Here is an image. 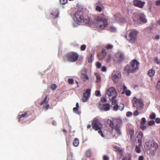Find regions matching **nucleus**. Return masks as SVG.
I'll use <instances>...</instances> for the list:
<instances>
[{
  "instance_id": "16",
  "label": "nucleus",
  "mask_w": 160,
  "mask_h": 160,
  "mask_svg": "<svg viewBox=\"0 0 160 160\" xmlns=\"http://www.w3.org/2000/svg\"><path fill=\"white\" fill-rule=\"evenodd\" d=\"M150 143L151 147L149 148V150L155 151L158 149V145L154 140L151 141Z\"/></svg>"
},
{
  "instance_id": "59",
  "label": "nucleus",
  "mask_w": 160,
  "mask_h": 160,
  "mask_svg": "<svg viewBox=\"0 0 160 160\" xmlns=\"http://www.w3.org/2000/svg\"><path fill=\"white\" fill-rule=\"evenodd\" d=\"M127 88L125 86H123V92L122 93V94H123L124 93V92L125 91H126L127 90Z\"/></svg>"
},
{
  "instance_id": "7",
  "label": "nucleus",
  "mask_w": 160,
  "mask_h": 160,
  "mask_svg": "<svg viewBox=\"0 0 160 160\" xmlns=\"http://www.w3.org/2000/svg\"><path fill=\"white\" fill-rule=\"evenodd\" d=\"M78 57L79 55L76 52H71L65 55L63 58L65 62H74L78 60Z\"/></svg>"
},
{
  "instance_id": "41",
  "label": "nucleus",
  "mask_w": 160,
  "mask_h": 160,
  "mask_svg": "<svg viewBox=\"0 0 160 160\" xmlns=\"http://www.w3.org/2000/svg\"><path fill=\"white\" fill-rule=\"evenodd\" d=\"M51 87L52 90H54L57 87L56 84H53L51 85Z\"/></svg>"
},
{
  "instance_id": "27",
  "label": "nucleus",
  "mask_w": 160,
  "mask_h": 160,
  "mask_svg": "<svg viewBox=\"0 0 160 160\" xmlns=\"http://www.w3.org/2000/svg\"><path fill=\"white\" fill-rule=\"evenodd\" d=\"M79 108V104L78 102H77L76 104V107H74L73 108V111L76 113L77 114H79L78 112V110Z\"/></svg>"
},
{
  "instance_id": "32",
  "label": "nucleus",
  "mask_w": 160,
  "mask_h": 160,
  "mask_svg": "<svg viewBox=\"0 0 160 160\" xmlns=\"http://www.w3.org/2000/svg\"><path fill=\"white\" fill-rule=\"evenodd\" d=\"M135 151L137 153H140L141 152V149L140 148V147L139 146H136V147L135 148Z\"/></svg>"
},
{
  "instance_id": "1",
  "label": "nucleus",
  "mask_w": 160,
  "mask_h": 160,
  "mask_svg": "<svg viewBox=\"0 0 160 160\" xmlns=\"http://www.w3.org/2000/svg\"><path fill=\"white\" fill-rule=\"evenodd\" d=\"M73 19L76 22L79 24L88 23L89 22V18L88 16L84 15L82 11H78L75 12Z\"/></svg>"
},
{
  "instance_id": "35",
  "label": "nucleus",
  "mask_w": 160,
  "mask_h": 160,
  "mask_svg": "<svg viewBox=\"0 0 160 160\" xmlns=\"http://www.w3.org/2000/svg\"><path fill=\"white\" fill-rule=\"evenodd\" d=\"M156 118V115L155 113H152L150 115L149 118L151 119H154Z\"/></svg>"
},
{
  "instance_id": "33",
  "label": "nucleus",
  "mask_w": 160,
  "mask_h": 160,
  "mask_svg": "<svg viewBox=\"0 0 160 160\" xmlns=\"http://www.w3.org/2000/svg\"><path fill=\"white\" fill-rule=\"evenodd\" d=\"M117 29L115 27L111 26L109 28V30L113 32H116V31Z\"/></svg>"
},
{
  "instance_id": "25",
  "label": "nucleus",
  "mask_w": 160,
  "mask_h": 160,
  "mask_svg": "<svg viewBox=\"0 0 160 160\" xmlns=\"http://www.w3.org/2000/svg\"><path fill=\"white\" fill-rule=\"evenodd\" d=\"M155 74V71L152 69H150L148 72V75L150 77H153L154 75Z\"/></svg>"
},
{
  "instance_id": "51",
  "label": "nucleus",
  "mask_w": 160,
  "mask_h": 160,
  "mask_svg": "<svg viewBox=\"0 0 160 160\" xmlns=\"http://www.w3.org/2000/svg\"><path fill=\"white\" fill-rule=\"evenodd\" d=\"M138 110H136L135 112H133V115L135 116H137L139 115V112L138 111Z\"/></svg>"
},
{
  "instance_id": "4",
  "label": "nucleus",
  "mask_w": 160,
  "mask_h": 160,
  "mask_svg": "<svg viewBox=\"0 0 160 160\" xmlns=\"http://www.w3.org/2000/svg\"><path fill=\"white\" fill-rule=\"evenodd\" d=\"M92 129L95 131H98V133L102 137H105L102 131L101 130L102 128V124L101 121L97 118H93L92 123Z\"/></svg>"
},
{
  "instance_id": "49",
  "label": "nucleus",
  "mask_w": 160,
  "mask_h": 160,
  "mask_svg": "<svg viewBox=\"0 0 160 160\" xmlns=\"http://www.w3.org/2000/svg\"><path fill=\"white\" fill-rule=\"evenodd\" d=\"M103 5L102 3L100 2H98L96 3V6H102Z\"/></svg>"
},
{
  "instance_id": "30",
  "label": "nucleus",
  "mask_w": 160,
  "mask_h": 160,
  "mask_svg": "<svg viewBox=\"0 0 160 160\" xmlns=\"http://www.w3.org/2000/svg\"><path fill=\"white\" fill-rule=\"evenodd\" d=\"M79 144V140H78L76 138L73 141V145L74 146L77 147L78 146Z\"/></svg>"
},
{
  "instance_id": "21",
  "label": "nucleus",
  "mask_w": 160,
  "mask_h": 160,
  "mask_svg": "<svg viewBox=\"0 0 160 160\" xmlns=\"http://www.w3.org/2000/svg\"><path fill=\"white\" fill-rule=\"evenodd\" d=\"M81 78L82 79L83 81L85 82L87 80L89 79V78L87 75L86 71L85 70H83L81 72Z\"/></svg>"
},
{
  "instance_id": "31",
  "label": "nucleus",
  "mask_w": 160,
  "mask_h": 160,
  "mask_svg": "<svg viewBox=\"0 0 160 160\" xmlns=\"http://www.w3.org/2000/svg\"><path fill=\"white\" fill-rule=\"evenodd\" d=\"M128 133L130 135L131 138H132V136L134 134V130L133 129H130L128 130Z\"/></svg>"
},
{
  "instance_id": "39",
  "label": "nucleus",
  "mask_w": 160,
  "mask_h": 160,
  "mask_svg": "<svg viewBox=\"0 0 160 160\" xmlns=\"http://www.w3.org/2000/svg\"><path fill=\"white\" fill-rule=\"evenodd\" d=\"M95 95L97 97H100L101 96L100 92L98 90H96L95 91Z\"/></svg>"
},
{
  "instance_id": "64",
  "label": "nucleus",
  "mask_w": 160,
  "mask_h": 160,
  "mask_svg": "<svg viewBox=\"0 0 160 160\" xmlns=\"http://www.w3.org/2000/svg\"><path fill=\"white\" fill-rule=\"evenodd\" d=\"M158 24L160 25V20H159L158 21Z\"/></svg>"
},
{
  "instance_id": "52",
  "label": "nucleus",
  "mask_w": 160,
  "mask_h": 160,
  "mask_svg": "<svg viewBox=\"0 0 160 160\" xmlns=\"http://www.w3.org/2000/svg\"><path fill=\"white\" fill-rule=\"evenodd\" d=\"M109 158L108 156L107 155H104L103 157V160H109Z\"/></svg>"
},
{
  "instance_id": "3",
  "label": "nucleus",
  "mask_w": 160,
  "mask_h": 160,
  "mask_svg": "<svg viewBox=\"0 0 160 160\" xmlns=\"http://www.w3.org/2000/svg\"><path fill=\"white\" fill-rule=\"evenodd\" d=\"M140 63L135 59L132 60L129 65H127L124 69V72L129 74L130 73H134L139 69Z\"/></svg>"
},
{
  "instance_id": "5",
  "label": "nucleus",
  "mask_w": 160,
  "mask_h": 160,
  "mask_svg": "<svg viewBox=\"0 0 160 160\" xmlns=\"http://www.w3.org/2000/svg\"><path fill=\"white\" fill-rule=\"evenodd\" d=\"M138 31L134 29L129 30L125 35V38L130 43H134L135 42L138 35Z\"/></svg>"
},
{
  "instance_id": "28",
  "label": "nucleus",
  "mask_w": 160,
  "mask_h": 160,
  "mask_svg": "<svg viewBox=\"0 0 160 160\" xmlns=\"http://www.w3.org/2000/svg\"><path fill=\"white\" fill-rule=\"evenodd\" d=\"M86 155L88 157H90L92 155V153L90 150L89 149L87 150L85 153Z\"/></svg>"
},
{
  "instance_id": "9",
  "label": "nucleus",
  "mask_w": 160,
  "mask_h": 160,
  "mask_svg": "<svg viewBox=\"0 0 160 160\" xmlns=\"http://www.w3.org/2000/svg\"><path fill=\"white\" fill-rule=\"evenodd\" d=\"M106 94L110 100L115 99L117 93L114 88L112 87L107 90Z\"/></svg>"
},
{
  "instance_id": "18",
  "label": "nucleus",
  "mask_w": 160,
  "mask_h": 160,
  "mask_svg": "<svg viewBox=\"0 0 160 160\" xmlns=\"http://www.w3.org/2000/svg\"><path fill=\"white\" fill-rule=\"evenodd\" d=\"M113 148L114 149V151L116 152L121 157L123 156V149L117 146H114Z\"/></svg>"
},
{
  "instance_id": "17",
  "label": "nucleus",
  "mask_w": 160,
  "mask_h": 160,
  "mask_svg": "<svg viewBox=\"0 0 160 160\" xmlns=\"http://www.w3.org/2000/svg\"><path fill=\"white\" fill-rule=\"evenodd\" d=\"M107 52L105 49L103 48L102 49L101 53L98 55V58L100 60L103 59L106 56Z\"/></svg>"
},
{
  "instance_id": "55",
  "label": "nucleus",
  "mask_w": 160,
  "mask_h": 160,
  "mask_svg": "<svg viewBox=\"0 0 160 160\" xmlns=\"http://www.w3.org/2000/svg\"><path fill=\"white\" fill-rule=\"evenodd\" d=\"M122 160H131V157L128 158L126 157H124L123 158Z\"/></svg>"
},
{
  "instance_id": "53",
  "label": "nucleus",
  "mask_w": 160,
  "mask_h": 160,
  "mask_svg": "<svg viewBox=\"0 0 160 160\" xmlns=\"http://www.w3.org/2000/svg\"><path fill=\"white\" fill-rule=\"evenodd\" d=\"M132 114V113L130 112H128L126 113V116L127 117L131 116Z\"/></svg>"
},
{
  "instance_id": "13",
  "label": "nucleus",
  "mask_w": 160,
  "mask_h": 160,
  "mask_svg": "<svg viewBox=\"0 0 160 160\" xmlns=\"http://www.w3.org/2000/svg\"><path fill=\"white\" fill-rule=\"evenodd\" d=\"M133 4L134 5L140 8H142L145 2L140 0H133Z\"/></svg>"
},
{
  "instance_id": "38",
  "label": "nucleus",
  "mask_w": 160,
  "mask_h": 160,
  "mask_svg": "<svg viewBox=\"0 0 160 160\" xmlns=\"http://www.w3.org/2000/svg\"><path fill=\"white\" fill-rule=\"evenodd\" d=\"M146 122V119L144 118H142L141 119V125H143Z\"/></svg>"
},
{
  "instance_id": "23",
  "label": "nucleus",
  "mask_w": 160,
  "mask_h": 160,
  "mask_svg": "<svg viewBox=\"0 0 160 160\" xmlns=\"http://www.w3.org/2000/svg\"><path fill=\"white\" fill-rule=\"evenodd\" d=\"M59 12L58 11L55 10L53 11L51 14V18H55L58 17Z\"/></svg>"
},
{
  "instance_id": "63",
  "label": "nucleus",
  "mask_w": 160,
  "mask_h": 160,
  "mask_svg": "<svg viewBox=\"0 0 160 160\" xmlns=\"http://www.w3.org/2000/svg\"><path fill=\"white\" fill-rule=\"evenodd\" d=\"M91 125L90 124H88L87 126V128L88 129H89V128H91Z\"/></svg>"
},
{
  "instance_id": "36",
  "label": "nucleus",
  "mask_w": 160,
  "mask_h": 160,
  "mask_svg": "<svg viewBox=\"0 0 160 160\" xmlns=\"http://www.w3.org/2000/svg\"><path fill=\"white\" fill-rule=\"evenodd\" d=\"M95 9L96 11L99 12H101L102 10V8L101 6H96Z\"/></svg>"
},
{
  "instance_id": "26",
  "label": "nucleus",
  "mask_w": 160,
  "mask_h": 160,
  "mask_svg": "<svg viewBox=\"0 0 160 160\" xmlns=\"http://www.w3.org/2000/svg\"><path fill=\"white\" fill-rule=\"evenodd\" d=\"M92 54L89 53L87 56V58L88 62L89 63H91L92 61Z\"/></svg>"
},
{
  "instance_id": "58",
  "label": "nucleus",
  "mask_w": 160,
  "mask_h": 160,
  "mask_svg": "<svg viewBox=\"0 0 160 160\" xmlns=\"http://www.w3.org/2000/svg\"><path fill=\"white\" fill-rule=\"evenodd\" d=\"M155 121L156 123H160V118H157L156 120Z\"/></svg>"
},
{
  "instance_id": "48",
  "label": "nucleus",
  "mask_w": 160,
  "mask_h": 160,
  "mask_svg": "<svg viewBox=\"0 0 160 160\" xmlns=\"http://www.w3.org/2000/svg\"><path fill=\"white\" fill-rule=\"evenodd\" d=\"M60 3L62 4H64L67 3V0H60Z\"/></svg>"
},
{
  "instance_id": "60",
  "label": "nucleus",
  "mask_w": 160,
  "mask_h": 160,
  "mask_svg": "<svg viewBox=\"0 0 160 160\" xmlns=\"http://www.w3.org/2000/svg\"><path fill=\"white\" fill-rule=\"evenodd\" d=\"M138 160H144V157L142 156H140L138 158Z\"/></svg>"
},
{
  "instance_id": "56",
  "label": "nucleus",
  "mask_w": 160,
  "mask_h": 160,
  "mask_svg": "<svg viewBox=\"0 0 160 160\" xmlns=\"http://www.w3.org/2000/svg\"><path fill=\"white\" fill-rule=\"evenodd\" d=\"M101 70L102 72H105L107 70V68L106 67L103 66L102 67Z\"/></svg>"
},
{
  "instance_id": "2",
  "label": "nucleus",
  "mask_w": 160,
  "mask_h": 160,
  "mask_svg": "<svg viewBox=\"0 0 160 160\" xmlns=\"http://www.w3.org/2000/svg\"><path fill=\"white\" fill-rule=\"evenodd\" d=\"M107 122L110 126L112 128V130L114 129L118 134H122L121 129L122 126V122L121 119H115L112 121L108 119Z\"/></svg>"
},
{
  "instance_id": "22",
  "label": "nucleus",
  "mask_w": 160,
  "mask_h": 160,
  "mask_svg": "<svg viewBox=\"0 0 160 160\" xmlns=\"http://www.w3.org/2000/svg\"><path fill=\"white\" fill-rule=\"evenodd\" d=\"M101 109L105 111H108L110 109V105L108 104H104L102 105V107L101 106Z\"/></svg>"
},
{
  "instance_id": "6",
  "label": "nucleus",
  "mask_w": 160,
  "mask_h": 160,
  "mask_svg": "<svg viewBox=\"0 0 160 160\" xmlns=\"http://www.w3.org/2000/svg\"><path fill=\"white\" fill-rule=\"evenodd\" d=\"M108 18L103 14H100L98 17L97 21L99 23V28L102 29H104L108 25Z\"/></svg>"
},
{
  "instance_id": "47",
  "label": "nucleus",
  "mask_w": 160,
  "mask_h": 160,
  "mask_svg": "<svg viewBox=\"0 0 160 160\" xmlns=\"http://www.w3.org/2000/svg\"><path fill=\"white\" fill-rule=\"evenodd\" d=\"M119 16L120 15L118 14H117L114 15V17L116 21L118 20V18H119Z\"/></svg>"
},
{
  "instance_id": "29",
  "label": "nucleus",
  "mask_w": 160,
  "mask_h": 160,
  "mask_svg": "<svg viewBox=\"0 0 160 160\" xmlns=\"http://www.w3.org/2000/svg\"><path fill=\"white\" fill-rule=\"evenodd\" d=\"M95 74L96 77V82H98L100 81L101 80L100 76L98 73H95Z\"/></svg>"
},
{
  "instance_id": "57",
  "label": "nucleus",
  "mask_w": 160,
  "mask_h": 160,
  "mask_svg": "<svg viewBox=\"0 0 160 160\" xmlns=\"http://www.w3.org/2000/svg\"><path fill=\"white\" fill-rule=\"evenodd\" d=\"M141 125V129L142 130H144L145 129H146V128H147L145 126H144V125Z\"/></svg>"
},
{
  "instance_id": "20",
  "label": "nucleus",
  "mask_w": 160,
  "mask_h": 160,
  "mask_svg": "<svg viewBox=\"0 0 160 160\" xmlns=\"http://www.w3.org/2000/svg\"><path fill=\"white\" fill-rule=\"evenodd\" d=\"M137 20H139L143 23H146L147 20L145 18V17L144 14L142 13H139L137 15Z\"/></svg>"
},
{
  "instance_id": "34",
  "label": "nucleus",
  "mask_w": 160,
  "mask_h": 160,
  "mask_svg": "<svg viewBox=\"0 0 160 160\" xmlns=\"http://www.w3.org/2000/svg\"><path fill=\"white\" fill-rule=\"evenodd\" d=\"M113 48V46L110 44H107L105 47L106 48L107 50L112 49Z\"/></svg>"
},
{
  "instance_id": "62",
  "label": "nucleus",
  "mask_w": 160,
  "mask_h": 160,
  "mask_svg": "<svg viewBox=\"0 0 160 160\" xmlns=\"http://www.w3.org/2000/svg\"><path fill=\"white\" fill-rule=\"evenodd\" d=\"M159 39V36L158 35H156L155 37V39L156 40H158Z\"/></svg>"
},
{
  "instance_id": "42",
  "label": "nucleus",
  "mask_w": 160,
  "mask_h": 160,
  "mask_svg": "<svg viewBox=\"0 0 160 160\" xmlns=\"http://www.w3.org/2000/svg\"><path fill=\"white\" fill-rule=\"evenodd\" d=\"M154 61H155V62H156V63H157L158 64H160V61L158 59V58L157 57L155 58L154 59Z\"/></svg>"
},
{
  "instance_id": "11",
  "label": "nucleus",
  "mask_w": 160,
  "mask_h": 160,
  "mask_svg": "<svg viewBox=\"0 0 160 160\" xmlns=\"http://www.w3.org/2000/svg\"><path fill=\"white\" fill-rule=\"evenodd\" d=\"M124 58V55L121 52H118L114 56L113 59L115 62L119 63L122 61Z\"/></svg>"
},
{
  "instance_id": "54",
  "label": "nucleus",
  "mask_w": 160,
  "mask_h": 160,
  "mask_svg": "<svg viewBox=\"0 0 160 160\" xmlns=\"http://www.w3.org/2000/svg\"><path fill=\"white\" fill-rule=\"evenodd\" d=\"M155 4L157 6H160V0H157L155 2Z\"/></svg>"
},
{
  "instance_id": "19",
  "label": "nucleus",
  "mask_w": 160,
  "mask_h": 160,
  "mask_svg": "<svg viewBox=\"0 0 160 160\" xmlns=\"http://www.w3.org/2000/svg\"><path fill=\"white\" fill-rule=\"evenodd\" d=\"M112 78L113 81L116 83L118 81L119 76H121V74L118 72H117V73L114 72L112 73Z\"/></svg>"
},
{
  "instance_id": "50",
  "label": "nucleus",
  "mask_w": 160,
  "mask_h": 160,
  "mask_svg": "<svg viewBox=\"0 0 160 160\" xmlns=\"http://www.w3.org/2000/svg\"><path fill=\"white\" fill-rule=\"evenodd\" d=\"M101 101L102 102H106L107 101V99L104 97H102L101 98Z\"/></svg>"
},
{
  "instance_id": "46",
  "label": "nucleus",
  "mask_w": 160,
  "mask_h": 160,
  "mask_svg": "<svg viewBox=\"0 0 160 160\" xmlns=\"http://www.w3.org/2000/svg\"><path fill=\"white\" fill-rule=\"evenodd\" d=\"M155 121L153 120L149 121L148 122V124L149 126H152L155 123Z\"/></svg>"
},
{
  "instance_id": "14",
  "label": "nucleus",
  "mask_w": 160,
  "mask_h": 160,
  "mask_svg": "<svg viewBox=\"0 0 160 160\" xmlns=\"http://www.w3.org/2000/svg\"><path fill=\"white\" fill-rule=\"evenodd\" d=\"M49 98L48 99V96H46L44 99L40 103V105L42 106L44 105L43 108L47 110L48 109L49 107V104L48 103V101Z\"/></svg>"
},
{
  "instance_id": "8",
  "label": "nucleus",
  "mask_w": 160,
  "mask_h": 160,
  "mask_svg": "<svg viewBox=\"0 0 160 160\" xmlns=\"http://www.w3.org/2000/svg\"><path fill=\"white\" fill-rule=\"evenodd\" d=\"M133 107L136 108L138 110H141L143 108L144 104L142 99L134 97L132 100Z\"/></svg>"
},
{
  "instance_id": "15",
  "label": "nucleus",
  "mask_w": 160,
  "mask_h": 160,
  "mask_svg": "<svg viewBox=\"0 0 160 160\" xmlns=\"http://www.w3.org/2000/svg\"><path fill=\"white\" fill-rule=\"evenodd\" d=\"M32 114V112L30 110L24 112V113L21 115H19L18 116L19 119L18 121H20L21 120V118H27Z\"/></svg>"
},
{
  "instance_id": "10",
  "label": "nucleus",
  "mask_w": 160,
  "mask_h": 160,
  "mask_svg": "<svg viewBox=\"0 0 160 160\" xmlns=\"http://www.w3.org/2000/svg\"><path fill=\"white\" fill-rule=\"evenodd\" d=\"M111 101L112 104L111 106L114 111H117L118 109L122 111L124 109V106L123 104H122L121 105H118V101L115 99L112 100Z\"/></svg>"
},
{
  "instance_id": "44",
  "label": "nucleus",
  "mask_w": 160,
  "mask_h": 160,
  "mask_svg": "<svg viewBox=\"0 0 160 160\" xmlns=\"http://www.w3.org/2000/svg\"><path fill=\"white\" fill-rule=\"evenodd\" d=\"M96 67L98 68H100L101 67V63L99 62L96 63Z\"/></svg>"
},
{
  "instance_id": "43",
  "label": "nucleus",
  "mask_w": 160,
  "mask_h": 160,
  "mask_svg": "<svg viewBox=\"0 0 160 160\" xmlns=\"http://www.w3.org/2000/svg\"><path fill=\"white\" fill-rule=\"evenodd\" d=\"M157 88L160 90V79H159L158 81L157 84Z\"/></svg>"
},
{
  "instance_id": "45",
  "label": "nucleus",
  "mask_w": 160,
  "mask_h": 160,
  "mask_svg": "<svg viewBox=\"0 0 160 160\" xmlns=\"http://www.w3.org/2000/svg\"><path fill=\"white\" fill-rule=\"evenodd\" d=\"M68 82L70 84H72L73 83V79L71 78H68Z\"/></svg>"
},
{
  "instance_id": "40",
  "label": "nucleus",
  "mask_w": 160,
  "mask_h": 160,
  "mask_svg": "<svg viewBox=\"0 0 160 160\" xmlns=\"http://www.w3.org/2000/svg\"><path fill=\"white\" fill-rule=\"evenodd\" d=\"M86 45L85 44L82 45L80 47V50L81 51H84L86 48Z\"/></svg>"
},
{
  "instance_id": "24",
  "label": "nucleus",
  "mask_w": 160,
  "mask_h": 160,
  "mask_svg": "<svg viewBox=\"0 0 160 160\" xmlns=\"http://www.w3.org/2000/svg\"><path fill=\"white\" fill-rule=\"evenodd\" d=\"M143 136V133L142 132H139L137 137L138 138V141L139 143H141Z\"/></svg>"
},
{
  "instance_id": "12",
  "label": "nucleus",
  "mask_w": 160,
  "mask_h": 160,
  "mask_svg": "<svg viewBox=\"0 0 160 160\" xmlns=\"http://www.w3.org/2000/svg\"><path fill=\"white\" fill-rule=\"evenodd\" d=\"M91 90L90 89H87L85 93H83V95L82 99V101L83 102H87L90 96Z\"/></svg>"
},
{
  "instance_id": "61",
  "label": "nucleus",
  "mask_w": 160,
  "mask_h": 160,
  "mask_svg": "<svg viewBox=\"0 0 160 160\" xmlns=\"http://www.w3.org/2000/svg\"><path fill=\"white\" fill-rule=\"evenodd\" d=\"M111 61V57L110 56H109L108 59H107V62H109Z\"/></svg>"
},
{
  "instance_id": "37",
  "label": "nucleus",
  "mask_w": 160,
  "mask_h": 160,
  "mask_svg": "<svg viewBox=\"0 0 160 160\" xmlns=\"http://www.w3.org/2000/svg\"><path fill=\"white\" fill-rule=\"evenodd\" d=\"M124 93L127 96H130L131 94V92L129 90H127L124 92Z\"/></svg>"
}]
</instances>
